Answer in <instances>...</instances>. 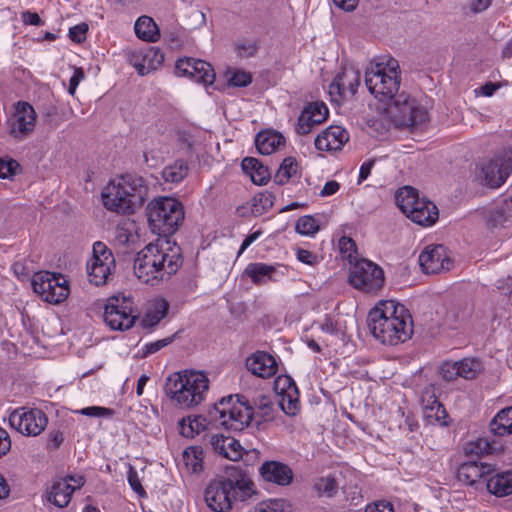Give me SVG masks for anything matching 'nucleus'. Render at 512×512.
Segmentation results:
<instances>
[{"label": "nucleus", "mask_w": 512, "mask_h": 512, "mask_svg": "<svg viewBox=\"0 0 512 512\" xmlns=\"http://www.w3.org/2000/svg\"><path fill=\"white\" fill-rule=\"evenodd\" d=\"M297 161L293 157L285 158L280 167L278 168L274 182L278 185H283L289 181V179L297 172Z\"/></svg>", "instance_id": "58836bf2"}, {"label": "nucleus", "mask_w": 512, "mask_h": 512, "mask_svg": "<svg viewBox=\"0 0 512 512\" xmlns=\"http://www.w3.org/2000/svg\"><path fill=\"white\" fill-rule=\"evenodd\" d=\"M490 493L502 497L512 493V470L497 473L487 481Z\"/></svg>", "instance_id": "473e14b6"}, {"label": "nucleus", "mask_w": 512, "mask_h": 512, "mask_svg": "<svg viewBox=\"0 0 512 512\" xmlns=\"http://www.w3.org/2000/svg\"><path fill=\"white\" fill-rule=\"evenodd\" d=\"M492 0H468V6L474 13H480L488 9Z\"/></svg>", "instance_id": "680f3d73"}, {"label": "nucleus", "mask_w": 512, "mask_h": 512, "mask_svg": "<svg viewBox=\"0 0 512 512\" xmlns=\"http://www.w3.org/2000/svg\"><path fill=\"white\" fill-rule=\"evenodd\" d=\"M136 318L130 299L112 297L105 305L104 321L112 330H128Z\"/></svg>", "instance_id": "ddd939ff"}, {"label": "nucleus", "mask_w": 512, "mask_h": 512, "mask_svg": "<svg viewBox=\"0 0 512 512\" xmlns=\"http://www.w3.org/2000/svg\"><path fill=\"white\" fill-rule=\"evenodd\" d=\"M175 70L178 76L188 77L205 86L211 85L215 81V72L211 64L200 59L189 57L178 59Z\"/></svg>", "instance_id": "a211bd4d"}, {"label": "nucleus", "mask_w": 512, "mask_h": 512, "mask_svg": "<svg viewBox=\"0 0 512 512\" xmlns=\"http://www.w3.org/2000/svg\"><path fill=\"white\" fill-rule=\"evenodd\" d=\"M284 143V137L274 131H262L256 135L255 145L260 154L270 155Z\"/></svg>", "instance_id": "7c9ffc66"}, {"label": "nucleus", "mask_w": 512, "mask_h": 512, "mask_svg": "<svg viewBox=\"0 0 512 512\" xmlns=\"http://www.w3.org/2000/svg\"><path fill=\"white\" fill-rule=\"evenodd\" d=\"M297 259L309 265H314L317 262V257L312 252L305 249L297 250Z\"/></svg>", "instance_id": "e2e57ef3"}, {"label": "nucleus", "mask_w": 512, "mask_h": 512, "mask_svg": "<svg viewBox=\"0 0 512 512\" xmlns=\"http://www.w3.org/2000/svg\"><path fill=\"white\" fill-rule=\"evenodd\" d=\"M482 182L490 188L500 187L512 173V149H504L483 164Z\"/></svg>", "instance_id": "2eb2a0df"}, {"label": "nucleus", "mask_w": 512, "mask_h": 512, "mask_svg": "<svg viewBox=\"0 0 512 512\" xmlns=\"http://www.w3.org/2000/svg\"><path fill=\"white\" fill-rule=\"evenodd\" d=\"M343 492L345 494L346 501L349 502L350 510H354V508L363 503L361 488L357 485L344 487Z\"/></svg>", "instance_id": "de8ad7c7"}, {"label": "nucleus", "mask_w": 512, "mask_h": 512, "mask_svg": "<svg viewBox=\"0 0 512 512\" xmlns=\"http://www.w3.org/2000/svg\"><path fill=\"white\" fill-rule=\"evenodd\" d=\"M349 283L360 291L373 293L383 287L384 273L372 261L360 259L350 268Z\"/></svg>", "instance_id": "9b49d317"}, {"label": "nucleus", "mask_w": 512, "mask_h": 512, "mask_svg": "<svg viewBox=\"0 0 512 512\" xmlns=\"http://www.w3.org/2000/svg\"><path fill=\"white\" fill-rule=\"evenodd\" d=\"M84 72L82 68H75L72 77L69 80L68 93L71 96L75 95L76 89L80 82L84 79Z\"/></svg>", "instance_id": "6e6d98bb"}, {"label": "nucleus", "mask_w": 512, "mask_h": 512, "mask_svg": "<svg viewBox=\"0 0 512 512\" xmlns=\"http://www.w3.org/2000/svg\"><path fill=\"white\" fill-rule=\"evenodd\" d=\"M275 267L265 263H250L244 270V274L251 278L254 284H264L273 280Z\"/></svg>", "instance_id": "f704fd0d"}, {"label": "nucleus", "mask_w": 512, "mask_h": 512, "mask_svg": "<svg viewBox=\"0 0 512 512\" xmlns=\"http://www.w3.org/2000/svg\"><path fill=\"white\" fill-rule=\"evenodd\" d=\"M313 487L319 496H324L327 498L334 497L339 489V485L335 477L332 475L317 478L314 481Z\"/></svg>", "instance_id": "4c0bfd02"}, {"label": "nucleus", "mask_w": 512, "mask_h": 512, "mask_svg": "<svg viewBox=\"0 0 512 512\" xmlns=\"http://www.w3.org/2000/svg\"><path fill=\"white\" fill-rule=\"evenodd\" d=\"M227 474L212 480L205 490L207 506L214 512L229 511L233 501L243 500L253 487V482L242 470L230 467Z\"/></svg>", "instance_id": "423d86ee"}, {"label": "nucleus", "mask_w": 512, "mask_h": 512, "mask_svg": "<svg viewBox=\"0 0 512 512\" xmlns=\"http://www.w3.org/2000/svg\"><path fill=\"white\" fill-rule=\"evenodd\" d=\"M493 470L491 464L481 461H468L460 465L457 477L459 481L473 485L479 479L489 475Z\"/></svg>", "instance_id": "a878e982"}, {"label": "nucleus", "mask_w": 512, "mask_h": 512, "mask_svg": "<svg viewBox=\"0 0 512 512\" xmlns=\"http://www.w3.org/2000/svg\"><path fill=\"white\" fill-rule=\"evenodd\" d=\"M493 435L504 436L512 434V406L500 410L489 424Z\"/></svg>", "instance_id": "72a5a7b5"}, {"label": "nucleus", "mask_w": 512, "mask_h": 512, "mask_svg": "<svg viewBox=\"0 0 512 512\" xmlns=\"http://www.w3.org/2000/svg\"><path fill=\"white\" fill-rule=\"evenodd\" d=\"M459 366L460 377L467 380L475 379L483 370V365L477 358H464L459 360Z\"/></svg>", "instance_id": "ea45409f"}, {"label": "nucleus", "mask_w": 512, "mask_h": 512, "mask_svg": "<svg viewBox=\"0 0 512 512\" xmlns=\"http://www.w3.org/2000/svg\"><path fill=\"white\" fill-rule=\"evenodd\" d=\"M148 198V186L138 175L125 174L110 181L102 191L103 205L118 214H132Z\"/></svg>", "instance_id": "20e7f679"}, {"label": "nucleus", "mask_w": 512, "mask_h": 512, "mask_svg": "<svg viewBox=\"0 0 512 512\" xmlns=\"http://www.w3.org/2000/svg\"><path fill=\"white\" fill-rule=\"evenodd\" d=\"M179 425L180 432L185 437H193L195 434H198L203 427L200 417H194L192 419L190 416L186 419L183 418Z\"/></svg>", "instance_id": "79ce46f5"}, {"label": "nucleus", "mask_w": 512, "mask_h": 512, "mask_svg": "<svg viewBox=\"0 0 512 512\" xmlns=\"http://www.w3.org/2000/svg\"><path fill=\"white\" fill-rule=\"evenodd\" d=\"M275 196L268 191L257 193L252 198V212L255 215H262L274 204Z\"/></svg>", "instance_id": "a19ab883"}, {"label": "nucleus", "mask_w": 512, "mask_h": 512, "mask_svg": "<svg viewBox=\"0 0 512 512\" xmlns=\"http://www.w3.org/2000/svg\"><path fill=\"white\" fill-rule=\"evenodd\" d=\"M320 329L327 334H337L338 327L335 322L332 321L330 317H325V319L320 323Z\"/></svg>", "instance_id": "69168bd1"}, {"label": "nucleus", "mask_w": 512, "mask_h": 512, "mask_svg": "<svg viewBox=\"0 0 512 512\" xmlns=\"http://www.w3.org/2000/svg\"><path fill=\"white\" fill-rule=\"evenodd\" d=\"M64 440L63 433L59 430L52 431L48 437V447L49 448H58Z\"/></svg>", "instance_id": "0e129e2a"}, {"label": "nucleus", "mask_w": 512, "mask_h": 512, "mask_svg": "<svg viewBox=\"0 0 512 512\" xmlns=\"http://www.w3.org/2000/svg\"><path fill=\"white\" fill-rule=\"evenodd\" d=\"M188 165L183 160H178L166 166L162 171V177L166 182L179 183L188 174Z\"/></svg>", "instance_id": "e433bc0d"}, {"label": "nucleus", "mask_w": 512, "mask_h": 512, "mask_svg": "<svg viewBox=\"0 0 512 512\" xmlns=\"http://www.w3.org/2000/svg\"><path fill=\"white\" fill-rule=\"evenodd\" d=\"M182 262L178 244L170 238L159 237L137 253L134 272L144 283L154 286L175 274Z\"/></svg>", "instance_id": "f03ea898"}, {"label": "nucleus", "mask_w": 512, "mask_h": 512, "mask_svg": "<svg viewBox=\"0 0 512 512\" xmlns=\"http://www.w3.org/2000/svg\"><path fill=\"white\" fill-rule=\"evenodd\" d=\"M172 341V338H164L161 340H157L155 342H151L145 345V352L146 354H153L162 349L163 347L170 344Z\"/></svg>", "instance_id": "052dcab7"}, {"label": "nucleus", "mask_w": 512, "mask_h": 512, "mask_svg": "<svg viewBox=\"0 0 512 512\" xmlns=\"http://www.w3.org/2000/svg\"><path fill=\"white\" fill-rule=\"evenodd\" d=\"M365 85L380 101L389 100L387 113L397 127H415L428 120L427 110L400 88L396 59L388 56L373 60L365 70Z\"/></svg>", "instance_id": "f257e3e1"}, {"label": "nucleus", "mask_w": 512, "mask_h": 512, "mask_svg": "<svg viewBox=\"0 0 512 512\" xmlns=\"http://www.w3.org/2000/svg\"><path fill=\"white\" fill-rule=\"evenodd\" d=\"M360 84V73L353 66L344 67L329 85V95L332 101L340 103L347 97H352Z\"/></svg>", "instance_id": "f3484780"}, {"label": "nucleus", "mask_w": 512, "mask_h": 512, "mask_svg": "<svg viewBox=\"0 0 512 512\" xmlns=\"http://www.w3.org/2000/svg\"><path fill=\"white\" fill-rule=\"evenodd\" d=\"M209 390V379L202 371L183 370L169 375L164 391L173 406L191 409L200 405Z\"/></svg>", "instance_id": "39448f33"}, {"label": "nucleus", "mask_w": 512, "mask_h": 512, "mask_svg": "<svg viewBox=\"0 0 512 512\" xmlns=\"http://www.w3.org/2000/svg\"><path fill=\"white\" fill-rule=\"evenodd\" d=\"M169 310V303L165 299H158L152 303L144 314L141 325L143 328H154L166 317Z\"/></svg>", "instance_id": "2f4dec72"}, {"label": "nucleus", "mask_w": 512, "mask_h": 512, "mask_svg": "<svg viewBox=\"0 0 512 512\" xmlns=\"http://www.w3.org/2000/svg\"><path fill=\"white\" fill-rule=\"evenodd\" d=\"M36 112L27 102H19L10 120V133L19 140L24 139L35 128Z\"/></svg>", "instance_id": "6ab92c4d"}, {"label": "nucleus", "mask_w": 512, "mask_h": 512, "mask_svg": "<svg viewBox=\"0 0 512 512\" xmlns=\"http://www.w3.org/2000/svg\"><path fill=\"white\" fill-rule=\"evenodd\" d=\"M338 246L342 256L350 263L356 259L357 247L353 239L343 236L339 239Z\"/></svg>", "instance_id": "a18cd8bd"}, {"label": "nucleus", "mask_w": 512, "mask_h": 512, "mask_svg": "<svg viewBox=\"0 0 512 512\" xmlns=\"http://www.w3.org/2000/svg\"><path fill=\"white\" fill-rule=\"evenodd\" d=\"M76 412L88 417H111L114 414L112 409L100 406L85 407Z\"/></svg>", "instance_id": "09e8293b"}, {"label": "nucleus", "mask_w": 512, "mask_h": 512, "mask_svg": "<svg viewBox=\"0 0 512 512\" xmlns=\"http://www.w3.org/2000/svg\"><path fill=\"white\" fill-rule=\"evenodd\" d=\"M88 31V25L81 23L73 26L69 29V37L76 43H82L86 39V33Z\"/></svg>", "instance_id": "5fc2aeb1"}, {"label": "nucleus", "mask_w": 512, "mask_h": 512, "mask_svg": "<svg viewBox=\"0 0 512 512\" xmlns=\"http://www.w3.org/2000/svg\"><path fill=\"white\" fill-rule=\"evenodd\" d=\"M419 264L426 274L447 272L453 267V261L445 246L428 245L419 255Z\"/></svg>", "instance_id": "dca6fc26"}, {"label": "nucleus", "mask_w": 512, "mask_h": 512, "mask_svg": "<svg viewBox=\"0 0 512 512\" xmlns=\"http://www.w3.org/2000/svg\"><path fill=\"white\" fill-rule=\"evenodd\" d=\"M211 445L215 452L231 461H238L242 457L243 448L233 437L214 435L211 438Z\"/></svg>", "instance_id": "bb28decb"}, {"label": "nucleus", "mask_w": 512, "mask_h": 512, "mask_svg": "<svg viewBox=\"0 0 512 512\" xmlns=\"http://www.w3.org/2000/svg\"><path fill=\"white\" fill-rule=\"evenodd\" d=\"M285 501L273 499L258 503L250 512H285Z\"/></svg>", "instance_id": "49530a36"}, {"label": "nucleus", "mask_w": 512, "mask_h": 512, "mask_svg": "<svg viewBox=\"0 0 512 512\" xmlns=\"http://www.w3.org/2000/svg\"><path fill=\"white\" fill-rule=\"evenodd\" d=\"M365 512H394V508L390 502L379 501L372 505H368Z\"/></svg>", "instance_id": "13d9d810"}, {"label": "nucleus", "mask_w": 512, "mask_h": 512, "mask_svg": "<svg viewBox=\"0 0 512 512\" xmlns=\"http://www.w3.org/2000/svg\"><path fill=\"white\" fill-rule=\"evenodd\" d=\"M349 140V133L341 126L331 125L315 139V147L320 151H338Z\"/></svg>", "instance_id": "b1692460"}, {"label": "nucleus", "mask_w": 512, "mask_h": 512, "mask_svg": "<svg viewBox=\"0 0 512 512\" xmlns=\"http://www.w3.org/2000/svg\"><path fill=\"white\" fill-rule=\"evenodd\" d=\"M339 188L340 185L337 181H328L321 190L320 195L323 197L333 195L339 190Z\"/></svg>", "instance_id": "774afa93"}, {"label": "nucleus", "mask_w": 512, "mask_h": 512, "mask_svg": "<svg viewBox=\"0 0 512 512\" xmlns=\"http://www.w3.org/2000/svg\"><path fill=\"white\" fill-rule=\"evenodd\" d=\"M31 284L34 292L51 304H59L69 295L67 281L61 274L37 272L33 275Z\"/></svg>", "instance_id": "9d476101"}, {"label": "nucleus", "mask_w": 512, "mask_h": 512, "mask_svg": "<svg viewBox=\"0 0 512 512\" xmlns=\"http://www.w3.org/2000/svg\"><path fill=\"white\" fill-rule=\"evenodd\" d=\"M254 409L244 400L243 396L236 395L222 398L215 404L210 416L213 421L228 430L242 431L249 426L253 419Z\"/></svg>", "instance_id": "6e6552de"}, {"label": "nucleus", "mask_w": 512, "mask_h": 512, "mask_svg": "<svg viewBox=\"0 0 512 512\" xmlns=\"http://www.w3.org/2000/svg\"><path fill=\"white\" fill-rule=\"evenodd\" d=\"M373 337L384 345H397L411 338L413 324L404 305L394 300L382 301L368 314Z\"/></svg>", "instance_id": "7ed1b4c3"}, {"label": "nucleus", "mask_w": 512, "mask_h": 512, "mask_svg": "<svg viewBox=\"0 0 512 512\" xmlns=\"http://www.w3.org/2000/svg\"><path fill=\"white\" fill-rule=\"evenodd\" d=\"M136 36L146 42L155 43L160 38V30L156 22L149 16H140L134 25Z\"/></svg>", "instance_id": "c85d7f7f"}, {"label": "nucleus", "mask_w": 512, "mask_h": 512, "mask_svg": "<svg viewBox=\"0 0 512 512\" xmlns=\"http://www.w3.org/2000/svg\"><path fill=\"white\" fill-rule=\"evenodd\" d=\"M73 494L71 483L67 479H56L53 481L50 490L48 491V501L57 507H66Z\"/></svg>", "instance_id": "cd10ccee"}, {"label": "nucleus", "mask_w": 512, "mask_h": 512, "mask_svg": "<svg viewBox=\"0 0 512 512\" xmlns=\"http://www.w3.org/2000/svg\"><path fill=\"white\" fill-rule=\"evenodd\" d=\"M10 425L25 436H38L47 426L46 414L37 408L22 407L9 416Z\"/></svg>", "instance_id": "4468645a"}, {"label": "nucleus", "mask_w": 512, "mask_h": 512, "mask_svg": "<svg viewBox=\"0 0 512 512\" xmlns=\"http://www.w3.org/2000/svg\"><path fill=\"white\" fill-rule=\"evenodd\" d=\"M18 167L16 161L0 159V178H8L15 174V169Z\"/></svg>", "instance_id": "4d7b16f0"}, {"label": "nucleus", "mask_w": 512, "mask_h": 512, "mask_svg": "<svg viewBox=\"0 0 512 512\" xmlns=\"http://www.w3.org/2000/svg\"><path fill=\"white\" fill-rule=\"evenodd\" d=\"M328 114V108L323 102L308 104L299 116L297 132L299 134L310 133L316 125L326 120Z\"/></svg>", "instance_id": "5701e85b"}, {"label": "nucleus", "mask_w": 512, "mask_h": 512, "mask_svg": "<svg viewBox=\"0 0 512 512\" xmlns=\"http://www.w3.org/2000/svg\"><path fill=\"white\" fill-rule=\"evenodd\" d=\"M127 59L130 65H132L139 75L144 76L158 69L163 61V53L155 47H149L146 49L133 50L127 54Z\"/></svg>", "instance_id": "aec40b11"}, {"label": "nucleus", "mask_w": 512, "mask_h": 512, "mask_svg": "<svg viewBox=\"0 0 512 512\" xmlns=\"http://www.w3.org/2000/svg\"><path fill=\"white\" fill-rule=\"evenodd\" d=\"M243 171L250 175L251 180L258 185H264L270 179V172L258 159L246 157L241 162Z\"/></svg>", "instance_id": "c756f323"}, {"label": "nucleus", "mask_w": 512, "mask_h": 512, "mask_svg": "<svg viewBox=\"0 0 512 512\" xmlns=\"http://www.w3.org/2000/svg\"><path fill=\"white\" fill-rule=\"evenodd\" d=\"M86 268L90 283L96 286L107 283L112 269L115 268V258L104 243H94L93 255L88 260Z\"/></svg>", "instance_id": "f8f14e48"}, {"label": "nucleus", "mask_w": 512, "mask_h": 512, "mask_svg": "<svg viewBox=\"0 0 512 512\" xmlns=\"http://www.w3.org/2000/svg\"><path fill=\"white\" fill-rule=\"evenodd\" d=\"M276 390L280 396L279 406L287 415L293 416L299 410L298 389L293 380L288 377H278Z\"/></svg>", "instance_id": "412c9836"}, {"label": "nucleus", "mask_w": 512, "mask_h": 512, "mask_svg": "<svg viewBox=\"0 0 512 512\" xmlns=\"http://www.w3.org/2000/svg\"><path fill=\"white\" fill-rule=\"evenodd\" d=\"M203 449L199 446H191L184 450L183 461L188 470L193 473L200 472L203 468Z\"/></svg>", "instance_id": "c9c22d12"}, {"label": "nucleus", "mask_w": 512, "mask_h": 512, "mask_svg": "<svg viewBox=\"0 0 512 512\" xmlns=\"http://www.w3.org/2000/svg\"><path fill=\"white\" fill-rule=\"evenodd\" d=\"M254 404L262 417H270L272 413V402L267 396H260L254 401Z\"/></svg>", "instance_id": "864d4df0"}, {"label": "nucleus", "mask_w": 512, "mask_h": 512, "mask_svg": "<svg viewBox=\"0 0 512 512\" xmlns=\"http://www.w3.org/2000/svg\"><path fill=\"white\" fill-rule=\"evenodd\" d=\"M245 366L254 376L263 379L273 377L278 371L276 359L264 351H256L248 356Z\"/></svg>", "instance_id": "4be33fe9"}, {"label": "nucleus", "mask_w": 512, "mask_h": 512, "mask_svg": "<svg viewBox=\"0 0 512 512\" xmlns=\"http://www.w3.org/2000/svg\"><path fill=\"white\" fill-rule=\"evenodd\" d=\"M395 200L399 209L418 225L431 226L438 220L437 206L426 198H420L413 187L401 188L396 193Z\"/></svg>", "instance_id": "1a4fd4ad"}, {"label": "nucleus", "mask_w": 512, "mask_h": 512, "mask_svg": "<svg viewBox=\"0 0 512 512\" xmlns=\"http://www.w3.org/2000/svg\"><path fill=\"white\" fill-rule=\"evenodd\" d=\"M296 231L301 235H313L319 230V225L314 217L310 215L300 217L295 226Z\"/></svg>", "instance_id": "37998d69"}, {"label": "nucleus", "mask_w": 512, "mask_h": 512, "mask_svg": "<svg viewBox=\"0 0 512 512\" xmlns=\"http://www.w3.org/2000/svg\"><path fill=\"white\" fill-rule=\"evenodd\" d=\"M21 19L25 25H34V26L43 25V21L41 20L39 15L35 12L24 11L21 14Z\"/></svg>", "instance_id": "bf43d9fd"}, {"label": "nucleus", "mask_w": 512, "mask_h": 512, "mask_svg": "<svg viewBox=\"0 0 512 512\" xmlns=\"http://www.w3.org/2000/svg\"><path fill=\"white\" fill-rule=\"evenodd\" d=\"M459 361L456 362H445L440 368V373L447 381L455 380L460 377V370L458 369Z\"/></svg>", "instance_id": "8fccbe9b"}, {"label": "nucleus", "mask_w": 512, "mask_h": 512, "mask_svg": "<svg viewBox=\"0 0 512 512\" xmlns=\"http://www.w3.org/2000/svg\"><path fill=\"white\" fill-rule=\"evenodd\" d=\"M374 163H375L374 160H368L361 165L360 170H359L358 183H361L362 181H364L368 178V176L371 173V169L374 166Z\"/></svg>", "instance_id": "338daca9"}, {"label": "nucleus", "mask_w": 512, "mask_h": 512, "mask_svg": "<svg viewBox=\"0 0 512 512\" xmlns=\"http://www.w3.org/2000/svg\"><path fill=\"white\" fill-rule=\"evenodd\" d=\"M227 80L233 87H246L252 82V75L244 70H232L227 72Z\"/></svg>", "instance_id": "c03bdc74"}, {"label": "nucleus", "mask_w": 512, "mask_h": 512, "mask_svg": "<svg viewBox=\"0 0 512 512\" xmlns=\"http://www.w3.org/2000/svg\"><path fill=\"white\" fill-rule=\"evenodd\" d=\"M260 474L265 481L275 483L280 486L289 485L293 479L291 468L281 462L267 461L260 467Z\"/></svg>", "instance_id": "393cba45"}, {"label": "nucleus", "mask_w": 512, "mask_h": 512, "mask_svg": "<svg viewBox=\"0 0 512 512\" xmlns=\"http://www.w3.org/2000/svg\"><path fill=\"white\" fill-rule=\"evenodd\" d=\"M127 479H128V483L131 486L132 490L135 493H137L138 496H140V497L146 496V491L144 490V488L141 485L140 479L138 477V473L133 467L129 468V471L127 474Z\"/></svg>", "instance_id": "603ef678"}, {"label": "nucleus", "mask_w": 512, "mask_h": 512, "mask_svg": "<svg viewBox=\"0 0 512 512\" xmlns=\"http://www.w3.org/2000/svg\"><path fill=\"white\" fill-rule=\"evenodd\" d=\"M147 217L151 231L160 237L169 238L174 234L184 219L180 202L174 198L161 197L151 201L147 206Z\"/></svg>", "instance_id": "0eeeda50"}, {"label": "nucleus", "mask_w": 512, "mask_h": 512, "mask_svg": "<svg viewBox=\"0 0 512 512\" xmlns=\"http://www.w3.org/2000/svg\"><path fill=\"white\" fill-rule=\"evenodd\" d=\"M236 50L240 57L249 58L256 54L258 45L255 41H242L237 44Z\"/></svg>", "instance_id": "3c124183"}]
</instances>
